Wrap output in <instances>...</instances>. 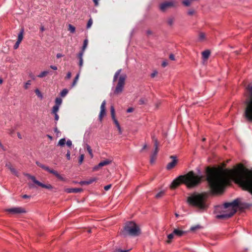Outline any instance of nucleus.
Instances as JSON below:
<instances>
[{
    "label": "nucleus",
    "mask_w": 252,
    "mask_h": 252,
    "mask_svg": "<svg viewBox=\"0 0 252 252\" xmlns=\"http://www.w3.org/2000/svg\"><path fill=\"white\" fill-rule=\"evenodd\" d=\"M207 172V180L214 193L223 192L225 186L232 179L252 194V170L245 168L242 164L239 165L238 169L208 168Z\"/></svg>",
    "instance_id": "nucleus-1"
},
{
    "label": "nucleus",
    "mask_w": 252,
    "mask_h": 252,
    "mask_svg": "<svg viewBox=\"0 0 252 252\" xmlns=\"http://www.w3.org/2000/svg\"><path fill=\"white\" fill-rule=\"evenodd\" d=\"M203 176L196 175L194 172L190 171L185 175H180L174 179L170 185L172 189H175L182 183L185 184L188 188H194L200 184Z\"/></svg>",
    "instance_id": "nucleus-2"
},
{
    "label": "nucleus",
    "mask_w": 252,
    "mask_h": 252,
    "mask_svg": "<svg viewBox=\"0 0 252 252\" xmlns=\"http://www.w3.org/2000/svg\"><path fill=\"white\" fill-rule=\"evenodd\" d=\"M207 197L208 195L206 193L194 192L187 198V202L189 206L204 210H206L208 206L207 201Z\"/></svg>",
    "instance_id": "nucleus-3"
},
{
    "label": "nucleus",
    "mask_w": 252,
    "mask_h": 252,
    "mask_svg": "<svg viewBox=\"0 0 252 252\" xmlns=\"http://www.w3.org/2000/svg\"><path fill=\"white\" fill-rule=\"evenodd\" d=\"M240 205L239 199H235L231 202L224 203L222 213L217 215L216 218L219 219H225L232 217L236 213Z\"/></svg>",
    "instance_id": "nucleus-4"
},
{
    "label": "nucleus",
    "mask_w": 252,
    "mask_h": 252,
    "mask_svg": "<svg viewBox=\"0 0 252 252\" xmlns=\"http://www.w3.org/2000/svg\"><path fill=\"white\" fill-rule=\"evenodd\" d=\"M122 235L124 236L130 235L132 236H136L140 235L141 230L138 225L133 221L127 222L124 230L122 231Z\"/></svg>",
    "instance_id": "nucleus-5"
},
{
    "label": "nucleus",
    "mask_w": 252,
    "mask_h": 252,
    "mask_svg": "<svg viewBox=\"0 0 252 252\" xmlns=\"http://www.w3.org/2000/svg\"><path fill=\"white\" fill-rule=\"evenodd\" d=\"M121 71V69L117 70L115 73L113 78V82L116 81V80L118 78V83L114 92V93L116 94H118L123 92L124 86L125 85V81L126 78V76L124 74L120 75Z\"/></svg>",
    "instance_id": "nucleus-6"
},
{
    "label": "nucleus",
    "mask_w": 252,
    "mask_h": 252,
    "mask_svg": "<svg viewBox=\"0 0 252 252\" xmlns=\"http://www.w3.org/2000/svg\"><path fill=\"white\" fill-rule=\"evenodd\" d=\"M247 89L250 92V99L247 101L245 115L247 120L252 121V84H249Z\"/></svg>",
    "instance_id": "nucleus-7"
},
{
    "label": "nucleus",
    "mask_w": 252,
    "mask_h": 252,
    "mask_svg": "<svg viewBox=\"0 0 252 252\" xmlns=\"http://www.w3.org/2000/svg\"><path fill=\"white\" fill-rule=\"evenodd\" d=\"M36 164L40 168H41L42 169H44V170L50 173L53 174L60 180L62 181H66V179L65 177H64L63 175L59 174L57 171L53 169H51L48 166L41 163L39 161H36Z\"/></svg>",
    "instance_id": "nucleus-8"
},
{
    "label": "nucleus",
    "mask_w": 252,
    "mask_h": 252,
    "mask_svg": "<svg viewBox=\"0 0 252 252\" xmlns=\"http://www.w3.org/2000/svg\"><path fill=\"white\" fill-rule=\"evenodd\" d=\"M26 177H27L29 179H31L34 183L40 186L42 188H45L49 189H53V187L50 184H44L40 182L38 180H37L35 177L33 176H32L29 174H25Z\"/></svg>",
    "instance_id": "nucleus-9"
},
{
    "label": "nucleus",
    "mask_w": 252,
    "mask_h": 252,
    "mask_svg": "<svg viewBox=\"0 0 252 252\" xmlns=\"http://www.w3.org/2000/svg\"><path fill=\"white\" fill-rule=\"evenodd\" d=\"M6 211L12 214H22L26 212V211L25 208L20 207L9 208L6 209Z\"/></svg>",
    "instance_id": "nucleus-10"
},
{
    "label": "nucleus",
    "mask_w": 252,
    "mask_h": 252,
    "mask_svg": "<svg viewBox=\"0 0 252 252\" xmlns=\"http://www.w3.org/2000/svg\"><path fill=\"white\" fill-rule=\"evenodd\" d=\"M155 151L151 156L150 162L151 163H153L155 162L156 159L157 155L158 152V143L157 140L155 142Z\"/></svg>",
    "instance_id": "nucleus-11"
},
{
    "label": "nucleus",
    "mask_w": 252,
    "mask_h": 252,
    "mask_svg": "<svg viewBox=\"0 0 252 252\" xmlns=\"http://www.w3.org/2000/svg\"><path fill=\"white\" fill-rule=\"evenodd\" d=\"M175 5V2L172 1H166L161 3L160 5V9L162 11H165L167 8L173 6Z\"/></svg>",
    "instance_id": "nucleus-12"
},
{
    "label": "nucleus",
    "mask_w": 252,
    "mask_h": 252,
    "mask_svg": "<svg viewBox=\"0 0 252 252\" xmlns=\"http://www.w3.org/2000/svg\"><path fill=\"white\" fill-rule=\"evenodd\" d=\"M171 158L172 159L171 162L168 163L166 166V168L167 170H171L173 168L177 163L178 160L174 156H171Z\"/></svg>",
    "instance_id": "nucleus-13"
},
{
    "label": "nucleus",
    "mask_w": 252,
    "mask_h": 252,
    "mask_svg": "<svg viewBox=\"0 0 252 252\" xmlns=\"http://www.w3.org/2000/svg\"><path fill=\"white\" fill-rule=\"evenodd\" d=\"M105 105H106V101L104 100L100 106V111L99 115V119L101 121L102 119V118L105 115Z\"/></svg>",
    "instance_id": "nucleus-14"
},
{
    "label": "nucleus",
    "mask_w": 252,
    "mask_h": 252,
    "mask_svg": "<svg viewBox=\"0 0 252 252\" xmlns=\"http://www.w3.org/2000/svg\"><path fill=\"white\" fill-rule=\"evenodd\" d=\"M111 162V161L108 159H106L103 161H101L98 165L95 166L93 168V170L95 171L97 170L98 168L102 167L103 166H105L109 164Z\"/></svg>",
    "instance_id": "nucleus-15"
},
{
    "label": "nucleus",
    "mask_w": 252,
    "mask_h": 252,
    "mask_svg": "<svg viewBox=\"0 0 252 252\" xmlns=\"http://www.w3.org/2000/svg\"><path fill=\"white\" fill-rule=\"evenodd\" d=\"M110 112H111V117L113 121V122L114 123L115 125H117L119 124V122L115 117V109L113 106H111Z\"/></svg>",
    "instance_id": "nucleus-16"
},
{
    "label": "nucleus",
    "mask_w": 252,
    "mask_h": 252,
    "mask_svg": "<svg viewBox=\"0 0 252 252\" xmlns=\"http://www.w3.org/2000/svg\"><path fill=\"white\" fill-rule=\"evenodd\" d=\"M6 167H7L12 174L16 176H18V173L17 170L12 166L10 163H7L6 164Z\"/></svg>",
    "instance_id": "nucleus-17"
},
{
    "label": "nucleus",
    "mask_w": 252,
    "mask_h": 252,
    "mask_svg": "<svg viewBox=\"0 0 252 252\" xmlns=\"http://www.w3.org/2000/svg\"><path fill=\"white\" fill-rule=\"evenodd\" d=\"M173 232L175 236L178 237H181L185 233L184 231L178 229H175Z\"/></svg>",
    "instance_id": "nucleus-18"
},
{
    "label": "nucleus",
    "mask_w": 252,
    "mask_h": 252,
    "mask_svg": "<svg viewBox=\"0 0 252 252\" xmlns=\"http://www.w3.org/2000/svg\"><path fill=\"white\" fill-rule=\"evenodd\" d=\"M202 58L204 60L208 59L210 55V52L209 50H205L202 53Z\"/></svg>",
    "instance_id": "nucleus-19"
},
{
    "label": "nucleus",
    "mask_w": 252,
    "mask_h": 252,
    "mask_svg": "<svg viewBox=\"0 0 252 252\" xmlns=\"http://www.w3.org/2000/svg\"><path fill=\"white\" fill-rule=\"evenodd\" d=\"M23 35H24V30L22 29L20 31V32H19V33H18V39H17V41L21 42V41H22V40L23 39V37H24Z\"/></svg>",
    "instance_id": "nucleus-20"
},
{
    "label": "nucleus",
    "mask_w": 252,
    "mask_h": 252,
    "mask_svg": "<svg viewBox=\"0 0 252 252\" xmlns=\"http://www.w3.org/2000/svg\"><path fill=\"white\" fill-rule=\"evenodd\" d=\"M49 71L48 70H44L40 72L38 75L37 77L39 78H43L47 75L49 73Z\"/></svg>",
    "instance_id": "nucleus-21"
},
{
    "label": "nucleus",
    "mask_w": 252,
    "mask_h": 252,
    "mask_svg": "<svg viewBox=\"0 0 252 252\" xmlns=\"http://www.w3.org/2000/svg\"><path fill=\"white\" fill-rule=\"evenodd\" d=\"M174 18L173 17H169L167 20V23L169 26H172L174 23Z\"/></svg>",
    "instance_id": "nucleus-22"
},
{
    "label": "nucleus",
    "mask_w": 252,
    "mask_h": 252,
    "mask_svg": "<svg viewBox=\"0 0 252 252\" xmlns=\"http://www.w3.org/2000/svg\"><path fill=\"white\" fill-rule=\"evenodd\" d=\"M62 103V99L60 97H57L55 100V105L56 106H58L59 107L60 106Z\"/></svg>",
    "instance_id": "nucleus-23"
},
{
    "label": "nucleus",
    "mask_w": 252,
    "mask_h": 252,
    "mask_svg": "<svg viewBox=\"0 0 252 252\" xmlns=\"http://www.w3.org/2000/svg\"><path fill=\"white\" fill-rule=\"evenodd\" d=\"M79 75H80V72H79L76 76V77H75L73 82H72V87H74L76 85L78 80V79H79Z\"/></svg>",
    "instance_id": "nucleus-24"
},
{
    "label": "nucleus",
    "mask_w": 252,
    "mask_h": 252,
    "mask_svg": "<svg viewBox=\"0 0 252 252\" xmlns=\"http://www.w3.org/2000/svg\"><path fill=\"white\" fill-rule=\"evenodd\" d=\"M205 39V34L203 32H200L199 33L198 39L200 41H203Z\"/></svg>",
    "instance_id": "nucleus-25"
},
{
    "label": "nucleus",
    "mask_w": 252,
    "mask_h": 252,
    "mask_svg": "<svg viewBox=\"0 0 252 252\" xmlns=\"http://www.w3.org/2000/svg\"><path fill=\"white\" fill-rule=\"evenodd\" d=\"M59 107H59L58 106L54 105L52 108V113L53 114H57V113L59 110Z\"/></svg>",
    "instance_id": "nucleus-26"
},
{
    "label": "nucleus",
    "mask_w": 252,
    "mask_h": 252,
    "mask_svg": "<svg viewBox=\"0 0 252 252\" xmlns=\"http://www.w3.org/2000/svg\"><path fill=\"white\" fill-rule=\"evenodd\" d=\"M164 193L165 191L164 190H161L156 194V197L157 198H159L162 197L164 195Z\"/></svg>",
    "instance_id": "nucleus-27"
},
{
    "label": "nucleus",
    "mask_w": 252,
    "mask_h": 252,
    "mask_svg": "<svg viewBox=\"0 0 252 252\" xmlns=\"http://www.w3.org/2000/svg\"><path fill=\"white\" fill-rule=\"evenodd\" d=\"M68 30L71 33H74L75 32V28L71 24L68 25Z\"/></svg>",
    "instance_id": "nucleus-28"
},
{
    "label": "nucleus",
    "mask_w": 252,
    "mask_h": 252,
    "mask_svg": "<svg viewBox=\"0 0 252 252\" xmlns=\"http://www.w3.org/2000/svg\"><path fill=\"white\" fill-rule=\"evenodd\" d=\"M65 142L66 141L65 138H62L59 140L58 142V145L60 146H63L65 145Z\"/></svg>",
    "instance_id": "nucleus-29"
},
{
    "label": "nucleus",
    "mask_w": 252,
    "mask_h": 252,
    "mask_svg": "<svg viewBox=\"0 0 252 252\" xmlns=\"http://www.w3.org/2000/svg\"><path fill=\"white\" fill-rule=\"evenodd\" d=\"M87 150L91 158L93 157V154L91 147L89 145H86Z\"/></svg>",
    "instance_id": "nucleus-30"
},
{
    "label": "nucleus",
    "mask_w": 252,
    "mask_h": 252,
    "mask_svg": "<svg viewBox=\"0 0 252 252\" xmlns=\"http://www.w3.org/2000/svg\"><path fill=\"white\" fill-rule=\"evenodd\" d=\"M96 180H97V178H95V177L92 178L87 180V184L88 185L92 184L93 182L96 181Z\"/></svg>",
    "instance_id": "nucleus-31"
},
{
    "label": "nucleus",
    "mask_w": 252,
    "mask_h": 252,
    "mask_svg": "<svg viewBox=\"0 0 252 252\" xmlns=\"http://www.w3.org/2000/svg\"><path fill=\"white\" fill-rule=\"evenodd\" d=\"M68 90L66 89H63L60 93V95L62 97L65 96L68 93Z\"/></svg>",
    "instance_id": "nucleus-32"
},
{
    "label": "nucleus",
    "mask_w": 252,
    "mask_h": 252,
    "mask_svg": "<svg viewBox=\"0 0 252 252\" xmlns=\"http://www.w3.org/2000/svg\"><path fill=\"white\" fill-rule=\"evenodd\" d=\"M88 39H86L84 41L83 45V47H82V50H83V51L85 50V49L87 48V46L88 45Z\"/></svg>",
    "instance_id": "nucleus-33"
},
{
    "label": "nucleus",
    "mask_w": 252,
    "mask_h": 252,
    "mask_svg": "<svg viewBox=\"0 0 252 252\" xmlns=\"http://www.w3.org/2000/svg\"><path fill=\"white\" fill-rule=\"evenodd\" d=\"M201 228V226L200 225H196L195 226H193L191 227L190 229L191 231H195V230H196L197 229H200Z\"/></svg>",
    "instance_id": "nucleus-34"
},
{
    "label": "nucleus",
    "mask_w": 252,
    "mask_h": 252,
    "mask_svg": "<svg viewBox=\"0 0 252 252\" xmlns=\"http://www.w3.org/2000/svg\"><path fill=\"white\" fill-rule=\"evenodd\" d=\"M35 93L39 97H40V98H42L43 95H42V94L41 93V92H40V91L38 89H37L35 90Z\"/></svg>",
    "instance_id": "nucleus-35"
},
{
    "label": "nucleus",
    "mask_w": 252,
    "mask_h": 252,
    "mask_svg": "<svg viewBox=\"0 0 252 252\" xmlns=\"http://www.w3.org/2000/svg\"><path fill=\"white\" fill-rule=\"evenodd\" d=\"M31 85V81L28 80L27 82H26L24 84V88L25 89H28L30 86Z\"/></svg>",
    "instance_id": "nucleus-36"
},
{
    "label": "nucleus",
    "mask_w": 252,
    "mask_h": 252,
    "mask_svg": "<svg viewBox=\"0 0 252 252\" xmlns=\"http://www.w3.org/2000/svg\"><path fill=\"white\" fill-rule=\"evenodd\" d=\"M174 236H175V235H174V234H173V232L168 235L167 238L169 239V240L167 241V243H170V240L172 239Z\"/></svg>",
    "instance_id": "nucleus-37"
},
{
    "label": "nucleus",
    "mask_w": 252,
    "mask_h": 252,
    "mask_svg": "<svg viewBox=\"0 0 252 252\" xmlns=\"http://www.w3.org/2000/svg\"><path fill=\"white\" fill-rule=\"evenodd\" d=\"M93 24V20L92 19H90L89 20L88 22L87 25V28L89 29L91 28Z\"/></svg>",
    "instance_id": "nucleus-38"
},
{
    "label": "nucleus",
    "mask_w": 252,
    "mask_h": 252,
    "mask_svg": "<svg viewBox=\"0 0 252 252\" xmlns=\"http://www.w3.org/2000/svg\"><path fill=\"white\" fill-rule=\"evenodd\" d=\"M84 51L82 50L78 54V57L79 60L83 59V56Z\"/></svg>",
    "instance_id": "nucleus-39"
},
{
    "label": "nucleus",
    "mask_w": 252,
    "mask_h": 252,
    "mask_svg": "<svg viewBox=\"0 0 252 252\" xmlns=\"http://www.w3.org/2000/svg\"><path fill=\"white\" fill-rule=\"evenodd\" d=\"M84 155L82 154L80 155L79 159V163L80 164H81L84 160Z\"/></svg>",
    "instance_id": "nucleus-40"
},
{
    "label": "nucleus",
    "mask_w": 252,
    "mask_h": 252,
    "mask_svg": "<svg viewBox=\"0 0 252 252\" xmlns=\"http://www.w3.org/2000/svg\"><path fill=\"white\" fill-rule=\"evenodd\" d=\"M116 126L118 128L119 134H121L122 133V130L119 123L117 125H116Z\"/></svg>",
    "instance_id": "nucleus-41"
},
{
    "label": "nucleus",
    "mask_w": 252,
    "mask_h": 252,
    "mask_svg": "<svg viewBox=\"0 0 252 252\" xmlns=\"http://www.w3.org/2000/svg\"><path fill=\"white\" fill-rule=\"evenodd\" d=\"M64 191L67 193H72L73 192V188H67L64 189Z\"/></svg>",
    "instance_id": "nucleus-42"
},
{
    "label": "nucleus",
    "mask_w": 252,
    "mask_h": 252,
    "mask_svg": "<svg viewBox=\"0 0 252 252\" xmlns=\"http://www.w3.org/2000/svg\"><path fill=\"white\" fill-rule=\"evenodd\" d=\"M20 43V42L17 41L13 46L14 49H17L19 47Z\"/></svg>",
    "instance_id": "nucleus-43"
},
{
    "label": "nucleus",
    "mask_w": 252,
    "mask_h": 252,
    "mask_svg": "<svg viewBox=\"0 0 252 252\" xmlns=\"http://www.w3.org/2000/svg\"><path fill=\"white\" fill-rule=\"evenodd\" d=\"M82 189H79V188H73V192H74V193H77V192H80L82 191Z\"/></svg>",
    "instance_id": "nucleus-44"
},
{
    "label": "nucleus",
    "mask_w": 252,
    "mask_h": 252,
    "mask_svg": "<svg viewBox=\"0 0 252 252\" xmlns=\"http://www.w3.org/2000/svg\"><path fill=\"white\" fill-rule=\"evenodd\" d=\"M130 250H122L121 249H117L115 251V252H128Z\"/></svg>",
    "instance_id": "nucleus-45"
},
{
    "label": "nucleus",
    "mask_w": 252,
    "mask_h": 252,
    "mask_svg": "<svg viewBox=\"0 0 252 252\" xmlns=\"http://www.w3.org/2000/svg\"><path fill=\"white\" fill-rule=\"evenodd\" d=\"M158 74V71L156 70H155L153 71V72L151 74V76L152 78L155 77Z\"/></svg>",
    "instance_id": "nucleus-46"
},
{
    "label": "nucleus",
    "mask_w": 252,
    "mask_h": 252,
    "mask_svg": "<svg viewBox=\"0 0 252 252\" xmlns=\"http://www.w3.org/2000/svg\"><path fill=\"white\" fill-rule=\"evenodd\" d=\"M66 143L67 146L69 147H70L72 146V141L70 140H68Z\"/></svg>",
    "instance_id": "nucleus-47"
},
{
    "label": "nucleus",
    "mask_w": 252,
    "mask_h": 252,
    "mask_svg": "<svg viewBox=\"0 0 252 252\" xmlns=\"http://www.w3.org/2000/svg\"><path fill=\"white\" fill-rule=\"evenodd\" d=\"M194 13V10L193 9H190L188 12V14L189 15H192Z\"/></svg>",
    "instance_id": "nucleus-48"
},
{
    "label": "nucleus",
    "mask_w": 252,
    "mask_h": 252,
    "mask_svg": "<svg viewBox=\"0 0 252 252\" xmlns=\"http://www.w3.org/2000/svg\"><path fill=\"white\" fill-rule=\"evenodd\" d=\"M83 59L79 60V65L80 69H81V68L83 66Z\"/></svg>",
    "instance_id": "nucleus-49"
},
{
    "label": "nucleus",
    "mask_w": 252,
    "mask_h": 252,
    "mask_svg": "<svg viewBox=\"0 0 252 252\" xmlns=\"http://www.w3.org/2000/svg\"><path fill=\"white\" fill-rule=\"evenodd\" d=\"M111 187V185H108L107 186H105L104 187V189L107 191L108 190H109Z\"/></svg>",
    "instance_id": "nucleus-50"
},
{
    "label": "nucleus",
    "mask_w": 252,
    "mask_h": 252,
    "mask_svg": "<svg viewBox=\"0 0 252 252\" xmlns=\"http://www.w3.org/2000/svg\"><path fill=\"white\" fill-rule=\"evenodd\" d=\"M66 156L68 160L70 159V152L69 150L67 151Z\"/></svg>",
    "instance_id": "nucleus-51"
},
{
    "label": "nucleus",
    "mask_w": 252,
    "mask_h": 252,
    "mask_svg": "<svg viewBox=\"0 0 252 252\" xmlns=\"http://www.w3.org/2000/svg\"><path fill=\"white\" fill-rule=\"evenodd\" d=\"M71 73L70 72H68L66 74V78H67L68 79H70L71 78Z\"/></svg>",
    "instance_id": "nucleus-52"
},
{
    "label": "nucleus",
    "mask_w": 252,
    "mask_h": 252,
    "mask_svg": "<svg viewBox=\"0 0 252 252\" xmlns=\"http://www.w3.org/2000/svg\"><path fill=\"white\" fill-rule=\"evenodd\" d=\"M145 103V100L144 98H141L139 100V104H143Z\"/></svg>",
    "instance_id": "nucleus-53"
},
{
    "label": "nucleus",
    "mask_w": 252,
    "mask_h": 252,
    "mask_svg": "<svg viewBox=\"0 0 252 252\" xmlns=\"http://www.w3.org/2000/svg\"><path fill=\"white\" fill-rule=\"evenodd\" d=\"M133 110H134L133 108L132 107H130L127 109L126 112L127 113H131V112H133Z\"/></svg>",
    "instance_id": "nucleus-54"
},
{
    "label": "nucleus",
    "mask_w": 252,
    "mask_h": 252,
    "mask_svg": "<svg viewBox=\"0 0 252 252\" xmlns=\"http://www.w3.org/2000/svg\"><path fill=\"white\" fill-rule=\"evenodd\" d=\"M55 115V120L57 122L59 120V116L58 114H54Z\"/></svg>",
    "instance_id": "nucleus-55"
},
{
    "label": "nucleus",
    "mask_w": 252,
    "mask_h": 252,
    "mask_svg": "<svg viewBox=\"0 0 252 252\" xmlns=\"http://www.w3.org/2000/svg\"><path fill=\"white\" fill-rule=\"evenodd\" d=\"M169 59H170L171 60H172V61L175 60V57H174V55H173V54H171V55H170V56H169Z\"/></svg>",
    "instance_id": "nucleus-56"
},
{
    "label": "nucleus",
    "mask_w": 252,
    "mask_h": 252,
    "mask_svg": "<svg viewBox=\"0 0 252 252\" xmlns=\"http://www.w3.org/2000/svg\"><path fill=\"white\" fill-rule=\"evenodd\" d=\"M87 181H81L80 182V184L81 185H88L87 184Z\"/></svg>",
    "instance_id": "nucleus-57"
},
{
    "label": "nucleus",
    "mask_w": 252,
    "mask_h": 252,
    "mask_svg": "<svg viewBox=\"0 0 252 252\" xmlns=\"http://www.w3.org/2000/svg\"><path fill=\"white\" fill-rule=\"evenodd\" d=\"M50 68L55 70H56L57 69V67L55 65H51Z\"/></svg>",
    "instance_id": "nucleus-58"
},
{
    "label": "nucleus",
    "mask_w": 252,
    "mask_h": 252,
    "mask_svg": "<svg viewBox=\"0 0 252 252\" xmlns=\"http://www.w3.org/2000/svg\"><path fill=\"white\" fill-rule=\"evenodd\" d=\"M22 197L24 199L26 198H29L30 197V196H29L28 195L25 194L22 196Z\"/></svg>",
    "instance_id": "nucleus-59"
},
{
    "label": "nucleus",
    "mask_w": 252,
    "mask_h": 252,
    "mask_svg": "<svg viewBox=\"0 0 252 252\" xmlns=\"http://www.w3.org/2000/svg\"><path fill=\"white\" fill-rule=\"evenodd\" d=\"M63 56V55L60 53H58L57 54V58L58 59L62 57Z\"/></svg>",
    "instance_id": "nucleus-60"
},
{
    "label": "nucleus",
    "mask_w": 252,
    "mask_h": 252,
    "mask_svg": "<svg viewBox=\"0 0 252 252\" xmlns=\"http://www.w3.org/2000/svg\"><path fill=\"white\" fill-rule=\"evenodd\" d=\"M98 0H93V1L94 2V4H95V6L98 5Z\"/></svg>",
    "instance_id": "nucleus-61"
},
{
    "label": "nucleus",
    "mask_w": 252,
    "mask_h": 252,
    "mask_svg": "<svg viewBox=\"0 0 252 252\" xmlns=\"http://www.w3.org/2000/svg\"><path fill=\"white\" fill-rule=\"evenodd\" d=\"M167 65V62H163L162 63V66H163V67L166 66Z\"/></svg>",
    "instance_id": "nucleus-62"
},
{
    "label": "nucleus",
    "mask_w": 252,
    "mask_h": 252,
    "mask_svg": "<svg viewBox=\"0 0 252 252\" xmlns=\"http://www.w3.org/2000/svg\"><path fill=\"white\" fill-rule=\"evenodd\" d=\"M17 136L19 139H22V136L20 133H17Z\"/></svg>",
    "instance_id": "nucleus-63"
},
{
    "label": "nucleus",
    "mask_w": 252,
    "mask_h": 252,
    "mask_svg": "<svg viewBox=\"0 0 252 252\" xmlns=\"http://www.w3.org/2000/svg\"><path fill=\"white\" fill-rule=\"evenodd\" d=\"M147 148V145H144L142 149L141 150V152L145 149H146Z\"/></svg>",
    "instance_id": "nucleus-64"
}]
</instances>
